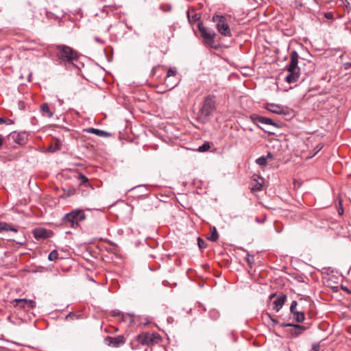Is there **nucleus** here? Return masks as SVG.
<instances>
[{"mask_svg": "<svg viewBox=\"0 0 351 351\" xmlns=\"http://www.w3.org/2000/svg\"><path fill=\"white\" fill-rule=\"evenodd\" d=\"M56 56L61 63H64L74 65V62L78 59V55L77 51L73 50L71 47L60 45L56 47Z\"/></svg>", "mask_w": 351, "mask_h": 351, "instance_id": "obj_1", "label": "nucleus"}, {"mask_svg": "<svg viewBox=\"0 0 351 351\" xmlns=\"http://www.w3.org/2000/svg\"><path fill=\"white\" fill-rule=\"evenodd\" d=\"M216 110V99L215 97L212 95H208L204 100L203 105L199 110L198 116L199 119L203 122L208 121L210 117Z\"/></svg>", "mask_w": 351, "mask_h": 351, "instance_id": "obj_2", "label": "nucleus"}, {"mask_svg": "<svg viewBox=\"0 0 351 351\" xmlns=\"http://www.w3.org/2000/svg\"><path fill=\"white\" fill-rule=\"evenodd\" d=\"M290 63L287 66V71L289 72V75H287L285 77V81L289 84L297 82L300 75V69L298 66L299 56L297 51H291L290 54Z\"/></svg>", "mask_w": 351, "mask_h": 351, "instance_id": "obj_3", "label": "nucleus"}, {"mask_svg": "<svg viewBox=\"0 0 351 351\" xmlns=\"http://www.w3.org/2000/svg\"><path fill=\"white\" fill-rule=\"evenodd\" d=\"M85 218L84 210L75 209L64 215L62 218V223L68 227L77 228L80 222L84 221Z\"/></svg>", "mask_w": 351, "mask_h": 351, "instance_id": "obj_4", "label": "nucleus"}, {"mask_svg": "<svg viewBox=\"0 0 351 351\" xmlns=\"http://www.w3.org/2000/svg\"><path fill=\"white\" fill-rule=\"evenodd\" d=\"M213 21L216 23V27L221 34L228 37L232 36L231 30L225 16L221 15L213 16Z\"/></svg>", "mask_w": 351, "mask_h": 351, "instance_id": "obj_5", "label": "nucleus"}, {"mask_svg": "<svg viewBox=\"0 0 351 351\" xmlns=\"http://www.w3.org/2000/svg\"><path fill=\"white\" fill-rule=\"evenodd\" d=\"M197 28L206 43L212 46L214 43L215 32L213 30H209L206 27L203 26L202 21H199Z\"/></svg>", "mask_w": 351, "mask_h": 351, "instance_id": "obj_6", "label": "nucleus"}, {"mask_svg": "<svg viewBox=\"0 0 351 351\" xmlns=\"http://www.w3.org/2000/svg\"><path fill=\"white\" fill-rule=\"evenodd\" d=\"M159 339V335L156 333H145L138 336V341L146 346H152L158 343Z\"/></svg>", "mask_w": 351, "mask_h": 351, "instance_id": "obj_7", "label": "nucleus"}, {"mask_svg": "<svg viewBox=\"0 0 351 351\" xmlns=\"http://www.w3.org/2000/svg\"><path fill=\"white\" fill-rule=\"evenodd\" d=\"M11 303L14 305V306L25 311H28L36 307L35 301L25 298L14 299L11 302Z\"/></svg>", "mask_w": 351, "mask_h": 351, "instance_id": "obj_8", "label": "nucleus"}, {"mask_svg": "<svg viewBox=\"0 0 351 351\" xmlns=\"http://www.w3.org/2000/svg\"><path fill=\"white\" fill-rule=\"evenodd\" d=\"M265 109L268 111L277 114H289V108L272 103H268L265 105Z\"/></svg>", "mask_w": 351, "mask_h": 351, "instance_id": "obj_9", "label": "nucleus"}, {"mask_svg": "<svg viewBox=\"0 0 351 351\" xmlns=\"http://www.w3.org/2000/svg\"><path fill=\"white\" fill-rule=\"evenodd\" d=\"M8 140L22 145L25 144L27 136L24 132H12L8 135Z\"/></svg>", "mask_w": 351, "mask_h": 351, "instance_id": "obj_10", "label": "nucleus"}, {"mask_svg": "<svg viewBox=\"0 0 351 351\" xmlns=\"http://www.w3.org/2000/svg\"><path fill=\"white\" fill-rule=\"evenodd\" d=\"M105 342L109 346L117 348L125 343V339L121 335L117 337L108 336L105 338Z\"/></svg>", "mask_w": 351, "mask_h": 351, "instance_id": "obj_11", "label": "nucleus"}, {"mask_svg": "<svg viewBox=\"0 0 351 351\" xmlns=\"http://www.w3.org/2000/svg\"><path fill=\"white\" fill-rule=\"evenodd\" d=\"M33 234L36 239H43L50 237L51 232L45 228H38L33 230Z\"/></svg>", "mask_w": 351, "mask_h": 351, "instance_id": "obj_12", "label": "nucleus"}, {"mask_svg": "<svg viewBox=\"0 0 351 351\" xmlns=\"http://www.w3.org/2000/svg\"><path fill=\"white\" fill-rule=\"evenodd\" d=\"M290 328L291 329L289 330V332L293 337H297L300 336L306 329V328L304 326L293 324Z\"/></svg>", "mask_w": 351, "mask_h": 351, "instance_id": "obj_13", "label": "nucleus"}, {"mask_svg": "<svg viewBox=\"0 0 351 351\" xmlns=\"http://www.w3.org/2000/svg\"><path fill=\"white\" fill-rule=\"evenodd\" d=\"M251 119H252L254 123H255L256 121H258L263 124L271 125L275 127H278L277 124L275 123L271 119L267 117L252 115Z\"/></svg>", "mask_w": 351, "mask_h": 351, "instance_id": "obj_14", "label": "nucleus"}, {"mask_svg": "<svg viewBox=\"0 0 351 351\" xmlns=\"http://www.w3.org/2000/svg\"><path fill=\"white\" fill-rule=\"evenodd\" d=\"M287 300V296L285 295H280L278 296V298L273 302V308L278 312L284 305L285 301Z\"/></svg>", "mask_w": 351, "mask_h": 351, "instance_id": "obj_15", "label": "nucleus"}, {"mask_svg": "<svg viewBox=\"0 0 351 351\" xmlns=\"http://www.w3.org/2000/svg\"><path fill=\"white\" fill-rule=\"evenodd\" d=\"M40 112L43 117L51 118L54 114V110H52L48 104L44 103L40 106Z\"/></svg>", "mask_w": 351, "mask_h": 351, "instance_id": "obj_16", "label": "nucleus"}, {"mask_svg": "<svg viewBox=\"0 0 351 351\" xmlns=\"http://www.w3.org/2000/svg\"><path fill=\"white\" fill-rule=\"evenodd\" d=\"M273 155L269 152L267 156H262L256 160V163L261 167H265L267 164L268 159H272Z\"/></svg>", "mask_w": 351, "mask_h": 351, "instance_id": "obj_17", "label": "nucleus"}, {"mask_svg": "<svg viewBox=\"0 0 351 351\" xmlns=\"http://www.w3.org/2000/svg\"><path fill=\"white\" fill-rule=\"evenodd\" d=\"M86 131L88 133L94 134L98 136L108 137V136H110V134L106 131H104V130H101L99 129L93 128H90L87 129Z\"/></svg>", "mask_w": 351, "mask_h": 351, "instance_id": "obj_18", "label": "nucleus"}, {"mask_svg": "<svg viewBox=\"0 0 351 351\" xmlns=\"http://www.w3.org/2000/svg\"><path fill=\"white\" fill-rule=\"evenodd\" d=\"M187 18L189 23L191 25H193L195 23H199V21H201L200 20V16L197 13H193L191 14V12L189 10L187 11Z\"/></svg>", "mask_w": 351, "mask_h": 351, "instance_id": "obj_19", "label": "nucleus"}, {"mask_svg": "<svg viewBox=\"0 0 351 351\" xmlns=\"http://www.w3.org/2000/svg\"><path fill=\"white\" fill-rule=\"evenodd\" d=\"M12 231L17 232L18 230L6 222L0 221V232L3 231Z\"/></svg>", "mask_w": 351, "mask_h": 351, "instance_id": "obj_20", "label": "nucleus"}, {"mask_svg": "<svg viewBox=\"0 0 351 351\" xmlns=\"http://www.w3.org/2000/svg\"><path fill=\"white\" fill-rule=\"evenodd\" d=\"M219 235L217 231V229L215 227H211L210 228V235L207 237L208 240L210 241L215 242L218 240Z\"/></svg>", "mask_w": 351, "mask_h": 351, "instance_id": "obj_21", "label": "nucleus"}, {"mask_svg": "<svg viewBox=\"0 0 351 351\" xmlns=\"http://www.w3.org/2000/svg\"><path fill=\"white\" fill-rule=\"evenodd\" d=\"M292 315L293 319L297 322H303L305 319L304 313L302 311H296Z\"/></svg>", "mask_w": 351, "mask_h": 351, "instance_id": "obj_22", "label": "nucleus"}, {"mask_svg": "<svg viewBox=\"0 0 351 351\" xmlns=\"http://www.w3.org/2000/svg\"><path fill=\"white\" fill-rule=\"evenodd\" d=\"M58 258V252L56 250H53L48 256V259L50 261H55Z\"/></svg>", "mask_w": 351, "mask_h": 351, "instance_id": "obj_23", "label": "nucleus"}, {"mask_svg": "<svg viewBox=\"0 0 351 351\" xmlns=\"http://www.w3.org/2000/svg\"><path fill=\"white\" fill-rule=\"evenodd\" d=\"M210 144L208 142H205L202 145L199 146L198 151L199 152H205L210 149Z\"/></svg>", "mask_w": 351, "mask_h": 351, "instance_id": "obj_24", "label": "nucleus"}, {"mask_svg": "<svg viewBox=\"0 0 351 351\" xmlns=\"http://www.w3.org/2000/svg\"><path fill=\"white\" fill-rule=\"evenodd\" d=\"M297 305H298V303L295 300L292 301V302L291 304V306H290V312L291 314H293L294 313L298 311L296 310Z\"/></svg>", "mask_w": 351, "mask_h": 351, "instance_id": "obj_25", "label": "nucleus"}, {"mask_svg": "<svg viewBox=\"0 0 351 351\" xmlns=\"http://www.w3.org/2000/svg\"><path fill=\"white\" fill-rule=\"evenodd\" d=\"M176 73H177V71H176V68H169L167 71V77H170L172 76H175L176 75Z\"/></svg>", "mask_w": 351, "mask_h": 351, "instance_id": "obj_26", "label": "nucleus"}, {"mask_svg": "<svg viewBox=\"0 0 351 351\" xmlns=\"http://www.w3.org/2000/svg\"><path fill=\"white\" fill-rule=\"evenodd\" d=\"M78 179L81 184H86L88 182V179L82 173L79 174Z\"/></svg>", "mask_w": 351, "mask_h": 351, "instance_id": "obj_27", "label": "nucleus"}, {"mask_svg": "<svg viewBox=\"0 0 351 351\" xmlns=\"http://www.w3.org/2000/svg\"><path fill=\"white\" fill-rule=\"evenodd\" d=\"M197 244L200 248H205L206 247V244L205 241L203 239H202L200 237L197 238Z\"/></svg>", "mask_w": 351, "mask_h": 351, "instance_id": "obj_28", "label": "nucleus"}, {"mask_svg": "<svg viewBox=\"0 0 351 351\" xmlns=\"http://www.w3.org/2000/svg\"><path fill=\"white\" fill-rule=\"evenodd\" d=\"M6 123V124H11L12 123V121L10 119L0 117V124Z\"/></svg>", "mask_w": 351, "mask_h": 351, "instance_id": "obj_29", "label": "nucleus"}, {"mask_svg": "<svg viewBox=\"0 0 351 351\" xmlns=\"http://www.w3.org/2000/svg\"><path fill=\"white\" fill-rule=\"evenodd\" d=\"M59 149H60V147L58 146V145H56V146L51 145L48 148V151L50 152H56V150H58Z\"/></svg>", "mask_w": 351, "mask_h": 351, "instance_id": "obj_30", "label": "nucleus"}, {"mask_svg": "<svg viewBox=\"0 0 351 351\" xmlns=\"http://www.w3.org/2000/svg\"><path fill=\"white\" fill-rule=\"evenodd\" d=\"M246 261L249 265H251L254 261V257L252 256H250V254H247L246 257Z\"/></svg>", "mask_w": 351, "mask_h": 351, "instance_id": "obj_31", "label": "nucleus"}, {"mask_svg": "<svg viewBox=\"0 0 351 351\" xmlns=\"http://www.w3.org/2000/svg\"><path fill=\"white\" fill-rule=\"evenodd\" d=\"M94 40H95L97 43L101 44V45H104V43H105L104 40H102L101 38H99V37H97V36H95V37L94 38Z\"/></svg>", "mask_w": 351, "mask_h": 351, "instance_id": "obj_32", "label": "nucleus"}, {"mask_svg": "<svg viewBox=\"0 0 351 351\" xmlns=\"http://www.w3.org/2000/svg\"><path fill=\"white\" fill-rule=\"evenodd\" d=\"M267 315L268 316V317L271 319V321L274 324H278L277 320H276V319H273V318L271 317V315H270V314L267 313Z\"/></svg>", "mask_w": 351, "mask_h": 351, "instance_id": "obj_33", "label": "nucleus"}, {"mask_svg": "<svg viewBox=\"0 0 351 351\" xmlns=\"http://www.w3.org/2000/svg\"><path fill=\"white\" fill-rule=\"evenodd\" d=\"M291 326H292V324H289V323H282L280 324V326L282 327V328L291 327Z\"/></svg>", "mask_w": 351, "mask_h": 351, "instance_id": "obj_34", "label": "nucleus"}, {"mask_svg": "<svg viewBox=\"0 0 351 351\" xmlns=\"http://www.w3.org/2000/svg\"><path fill=\"white\" fill-rule=\"evenodd\" d=\"M262 186H263L262 184H257L256 185V189L257 190H261V188H262Z\"/></svg>", "mask_w": 351, "mask_h": 351, "instance_id": "obj_35", "label": "nucleus"}, {"mask_svg": "<svg viewBox=\"0 0 351 351\" xmlns=\"http://www.w3.org/2000/svg\"><path fill=\"white\" fill-rule=\"evenodd\" d=\"M3 136L0 134V147L3 145Z\"/></svg>", "mask_w": 351, "mask_h": 351, "instance_id": "obj_36", "label": "nucleus"}, {"mask_svg": "<svg viewBox=\"0 0 351 351\" xmlns=\"http://www.w3.org/2000/svg\"><path fill=\"white\" fill-rule=\"evenodd\" d=\"M313 349L314 351H318L319 350V346H313Z\"/></svg>", "mask_w": 351, "mask_h": 351, "instance_id": "obj_37", "label": "nucleus"}, {"mask_svg": "<svg viewBox=\"0 0 351 351\" xmlns=\"http://www.w3.org/2000/svg\"><path fill=\"white\" fill-rule=\"evenodd\" d=\"M345 65H346V66H347V65H348V66H351V62H348V63H346Z\"/></svg>", "mask_w": 351, "mask_h": 351, "instance_id": "obj_38", "label": "nucleus"}, {"mask_svg": "<svg viewBox=\"0 0 351 351\" xmlns=\"http://www.w3.org/2000/svg\"><path fill=\"white\" fill-rule=\"evenodd\" d=\"M274 296H275V294H271V295H270V298H273V297H274Z\"/></svg>", "mask_w": 351, "mask_h": 351, "instance_id": "obj_39", "label": "nucleus"}, {"mask_svg": "<svg viewBox=\"0 0 351 351\" xmlns=\"http://www.w3.org/2000/svg\"><path fill=\"white\" fill-rule=\"evenodd\" d=\"M176 86H177V84L173 85V86H171L170 88L171 89V88H173L176 87Z\"/></svg>", "mask_w": 351, "mask_h": 351, "instance_id": "obj_40", "label": "nucleus"}, {"mask_svg": "<svg viewBox=\"0 0 351 351\" xmlns=\"http://www.w3.org/2000/svg\"><path fill=\"white\" fill-rule=\"evenodd\" d=\"M321 149H322V147H319V148L317 149V152H319Z\"/></svg>", "mask_w": 351, "mask_h": 351, "instance_id": "obj_41", "label": "nucleus"}, {"mask_svg": "<svg viewBox=\"0 0 351 351\" xmlns=\"http://www.w3.org/2000/svg\"><path fill=\"white\" fill-rule=\"evenodd\" d=\"M321 149H322V147H319V148L317 149V152H319Z\"/></svg>", "mask_w": 351, "mask_h": 351, "instance_id": "obj_42", "label": "nucleus"}, {"mask_svg": "<svg viewBox=\"0 0 351 351\" xmlns=\"http://www.w3.org/2000/svg\"><path fill=\"white\" fill-rule=\"evenodd\" d=\"M321 149H322V147H319V148L317 149V152H319Z\"/></svg>", "mask_w": 351, "mask_h": 351, "instance_id": "obj_43", "label": "nucleus"}, {"mask_svg": "<svg viewBox=\"0 0 351 351\" xmlns=\"http://www.w3.org/2000/svg\"><path fill=\"white\" fill-rule=\"evenodd\" d=\"M321 149H322V147H319V148L317 149V152H319Z\"/></svg>", "mask_w": 351, "mask_h": 351, "instance_id": "obj_44", "label": "nucleus"}]
</instances>
